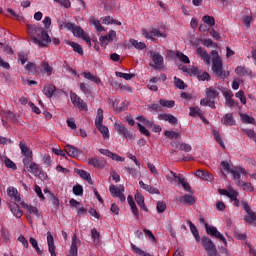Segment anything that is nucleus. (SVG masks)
Returning <instances> with one entry per match:
<instances>
[{"label": "nucleus", "mask_w": 256, "mask_h": 256, "mask_svg": "<svg viewBox=\"0 0 256 256\" xmlns=\"http://www.w3.org/2000/svg\"><path fill=\"white\" fill-rule=\"evenodd\" d=\"M28 35L34 45L38 47H49L51 43V36L47 33V30L43 27H39L37 25H27Z\"/></svg>", "instance_id": "f257e3e1"}, {"label": "nucleus", "mask_w": 256, "mask_h": 256, "mask_svg": "<svg viewBox=\"0 0 256 256\" xmlns=\"http://www.w3.org/2000/svg\"><path fill=\"white\" fill-rule=\"evenodd\" d=\"M247 177H249V175L247 174L245 168H237L236 170L233 171L234 183H236L238 187H241L243 191H246L247 193H253V191H255L253 184L241 180V178L247 179Z\"/></svg>", "instance_id": "f03ea898"}, {"label": "nucleus", "mask_w": 256, "mask_h": 256, "mask_svg": "<svg viewBox=\"0 0 256 256\" xmlns=\"http://www.w3.org/2000/svg\"><path fill=\"white\" fill-rule=\"evenodd\" d=\"M211 55L213 73H215L217 77H220V79H227V77H229V72L223 70V59L219 56V52L217 50H212Z\"/></svg>", "instance_id": "7ed1b4c3"}, {"label": "nucleus", "mask_w": 256, "mask_h": 256, "mask_svg": "<svg viewBox=\"0 0 256 256\" xmlns=\"http://www.w3.org/2000/svg\"><path fill=\"white\" fill-rule=\"evenodd\" d=\"M220 195H225L229 197L231 203H233L234 207H239L241 205V201L237 199L239 197V192L233 187L229 186L228 189H219Z\"/></svg>", "instance_id": "20e7f679"}, {"label": "nucleus", "mask_w": 256, "mask_h": 256, "mask_svg": "<svg viewBox=\"0 0 256 256\" xmlns=\"http://www.w3.org/2000/svg\"><path fill=\"white\" fill-rule=\"evenodd\" d=\"M241 205L246 211V215L244 216L245 223L256 227V213L251 210V206H249V203H247V201H241Z\"/></svg>", "instance_id": "39448f33"}, {"label": "nucleus", "mask_w": 256, "mask_h": 256, "mask_svg": "<svg viewBox=\"0 0 256 256\" xmlns=\"http://www.w3.org/2000/svg\"><path fill=\"white\" fill-rule=\"evenodd\" d=\"M143 36L145 39H149L150 41H155L154 37H162L165 39L167 37V31L159 30L158 28H150V30H142Z\"/></svg>", "instance_id": "423d86ee"}, {"label": "nucleus", "mask_w": 256, "mask_h": 256, "mask_svg": "<svg viewBox=\"0 0 256 256\" xmlns=\"http://www.w3.org/2000/svg\"><path fill=\"white\" fill-rule=\"evenodd\" d=\"M23 164L25 169L35 177H39V175H41V167H39V164L31 161V159L24 158Z\"/></svg>", "instance_id": "0eeeda50"}, {"label": "nucleus", "mask_w": 256, "mask_h": 256, "mask_svg": "<svg viewBox=\"0 0 256 256\" xmlns=\"http://www.w3.org/2000/svg\"><path fill=\"white\" fill-rule=\"evenodd\" d=\"M189 75H197L199 81H209L211 79V75L207 72H201L198 67H191L188 69H184Z\"/></svg>", "instance_id": "6e6552de"}, {"label": "nucleus", "mask_w": 256, "mask_h": 256, "mask_svg": "<svg viewBox=\"0 0 256 256\" xmlns=\"http://www.w3.org/2000/svg\"><path fill=\"white\" fill-rule=\"evenodd\" d=\"M202 245L209 256H219L215 243H213L211 239L206 237L202 238Z\"/></svg>", "instance_id": "1a4fd4ad"}, {"label": "nucleus", "mask_w": 256, "mask_h": 256, "mask_svg": "<svg viewBox=\"0 0 256 256\" xmlns=\"http://www.w3.org/2000/svg\"><path fill=\"white\" fill-rule=\"evenodd\" d=\"M205 227H206V233L208 235H211V237H215L216 239H219L220 241H222V243L225 246H227V239L225 238V236L221 234V232H219V230H217V227L209 226V224H205Z\"/></svg>", "instance_id": "9d476101"}, {"label": "nucleus", "mask_w": 256, "mask_h": 256, "mask_svg": "<svg viewBox=\"0 0 256 256\" xmlns=\"http://www.w3.org/2000/svg\"><path fill=\"white\" fill-rule=\"evenodd\" d=\"M114 129L119 133V135L125 137V139H133V134L125 127V125H123V123H121V121L115 122Z\"/></svg>", "instance_id": "9b49d317"}, {"label": "nucleus", "mask_w": 256, "mask_h": 256, "mask_svg": "<svg viewBox=\"0 0 256 256\" xmlns=\"http://www.w3.org/2000/svg\"><path fill=\"white\" fill-rule=\"evenodd\" d=\"M101 47H107V45L113 41H117V32L110 30L105 36H101L100 39Z\"/></svg>", "instance_id": "f8f14e48"}, {"label": "nucleus", "mask_w": 256, "mask_h": 256, "mask_svg": "<svg viewBox=\"0 0 256 256\" xmlns=\"http://www.w3.org/2000/svg\"><path fill=\"white\" fill-rule=\"evenodd\" d=\"M79 245H81V240L77 238V234L72 236L71 246L69 249L68 256H78L79 255Z\"/></svg>", "instance_id": "ddd939ff"}, {"label": "nucleus", "mask_w": 256, "mask_h": 256, "mask_svg": "<svg viewBox=\"0 0 256 256\" xmlns=\"http://www.w3.org/2000/svg\"><path fill=\"white\" fill-rule=\"evenodd\" d=\"M136 119H137V121H140V123H142V125H145L146 127H148V129H153V131L155 133H161V131H162L161 126L155 125V123H153L150 120H148L147 118H145V116H139Z\"/></svg>", "instance_id": "4468645a"}, {"label": "nucleus", "mask_w": 256, "mask_h": 256, "mask_svg": "<svg viewBox=\"0 0 256 256\" xmlns=\"http://www.w3.org/2000/svg\"><path fill=\"white\" fill-rule=\"evenodd\" d=\"M70 99L75 107H78L80 111H87V103L81 99L77 94L71 93L70 94Z\"/></svg>", "instance_id": "2eb2a0df"}, {"label": "nucleus", "mask_w": 256, "mask_h": 256, "mask_svg": "<svg viewBox=\"0 0 256 256\" xmlns=\"http://www.w3.org/2000/svg\"><path fill=\"white\" fill-rule=\"evenodd\" d=\"M71 32L73 33L74 37H82V39L86 41L87 45L91 47V38L89 35L85 34V31H83L81 27L74 24V28L71 30Z\"/></svg>", "instance_id": "dca6fc26"}, {"label": "nucleus", "mask_w": 256, "mask_h": 256, "mask_svg": "<svg viewBox=\"0 0 256 256\" xmlns=\"http://www.w3.org/2000/svg\"><path fill=\"white\" fill-rule=\"evenodd\" d=\"M99 153H101V155H105V157H110V159H112L113 161H118L120 163H123L125 161V157L119 156L107 149L101 148L99 149Z\"/></svg>", "instance_id": "f3484780"}, {"label": "nucleus", "mask_w": 256, "mask_h": 256, "mask_svg": "<svg viewBox=\"0 0 256 256\" xmlns=\"http://www.w3.org/2000/svg\"><path fill=\"white\" fill-rule=\"evenodd\" d=\"M151 59L154 63L153 68L154 69H163V56L157 52H151Z\"/></svg>", "instance_id": "a211bd4d"}, {"label": "nucleus", "mask_w": 256, "mask_h": 256, "mask_svg": "<svg viewBox=\"0 0 256 256\" xmlns=\"http://www.w3.org/2000/svg\"><path fill=\"white\" fill-rule=\"evenodd\" d=\"M235 73L236 75H238V77H255V74H253V70L245 66L236 67Z\"/></svg>", "instance_id": "6ab92c4d"}, {"label": "nucleus", "mask_w": 256, "mask_h": 256, "mask_svg": "<svg viewBox=\"0 0 256 256\" xmlns=\"http://www.w3.org/2000/svg\"><path fill=\"white\" fill-rule=\"evenodd\" d=\"M47 244H48V251L51 256H57V253L55 252V239L53 238V235L51 232H47Z\"/></svg>", "instance_id": "aec40b11"}, {"label": "nucleus", "mask_w": 256, "mask_h": 256, "mask_svg": "<svg viewBox=\"0 0 256 256\" xmlns=\"http://www.w3.org/2000/svg\"><path fill=\"white\" fill-rule=\"evenodd\" d=\"M7 195L13 199L14 203H22L21 196L19 195V191L16 190L15 187L10 186L7 188Z\"/></svg>", "instance_id": "412c9836"}, {"label": "nucleus", "mask_w": 256, "mask_h": 256, "mask_svg": "<svg viewBox=\"0 0 256 256\" xmlns=\"http://www.w3.org/2000/svg\"><path fill=\"white\" fill-rule=\"evenodd\" d=\"M182 178H183V175H181V174L177 175L173 171H169L166 174L167 181H169V183H171L172 185H177L181 181Z\"/></svg>", "instance_id": "4be33fe9"}, {"label": "nucleus", "mask_w": 256, "mask_h": 256, "mask_svg": "<svg viewBox=\"0 0 256 256\" xmlns=\"http://www.w3.org/2000/svg\"><path fill=\"white\" fill-rule=\"evenodd\" d=\"M196 51H197V55L201 57L205 65H211V56H209V54L204 48L198 47Z\"/></svg>", "instance_id": "5701e85b"}, {"label": "nucleus", "mask_w": 256, "mask_h": 256, "mask_svg": "<svg viewBox=\"0 0 256 256\" xmlns=\"http://www.w3.org/2000/svg\"><path fill=\"white\" fill-rule=\"evenodd\" d=\"M221 173L223 175H225V173H231L232 175V179H233V171H235L236 169H243V167H234L231 168V165L229 164V162L227 161H222L221 162Z\"/></svg>", "instance_id": "b1692460"}, {"label": "nucleus", "mask_w": 256, "mask_h": 256, "mask_svg": "<svg viewBox=\"0 0 256 256\" xmlns=\"http://www.w3.org/2000/svg\"><path fill=\"white\" fill-rule=\"evenodd\" d=\"M82 76L84 79H87L88 81H91L92 83H95L96 85H101V78L96 76L95 74L91 72L84 71L82 72Z\"/></svg>", "instance_id": "393cba45"}, {"label": "nucleus", "mask_w": 256, "mask_h": 256, "mask_svg": "<svg viewBox=\"0 0 256 256\" xmlns=\"http://www.w3.org/2000/svg\"><path fill=\"white\" fill-rule=\"evenodd\" d=\"M195 175L199 177V179H203V181H208L209 183L213 181V176L209 171L197 170Z\"/></svg>", "instance_id": "a878e982"}, {"label": "nucleus", "mask_w": 256, "mask_h": 256, "mask_svg": "<svg viewBox=\"0 0 256 256\" xmlns=\"http://www.w3.org/2000/svg\"><path fill=\"white\" fill-rule=\"evenodd\" d=\"M19 147L21 149L22 155H24L26 159H33V152L27 147V144L20 142Z\"/></svg>", "instance_id": "bb28decb"}, {"label": "nucleus", "mask_w": 256, "mask_h": 256, "mask_svg": "<svg viewBox=\"0 0 256 256\" xmlns=\"http://www.w3.org/2000/svg\"><path fill=\"white\" fill-rule=\"evenodd\" d=\"M65 151L69 157H79L81 155V150L71 145H66Z\"/></svg>", "instance_id": "cd10ccee"}, {"label": "nucleus", "mask_w": 256, "mask_h": 256, "mask_svg": "<svg viewBox=\"0 0 256 256\" xmlns=\"http://www.w3.org/2000/svg\"><path fill=\"white\" fill-rule=\"evenodd\" d=\"M127 201L130 205L131 212L136 217V219H139V209H137V205H135V200H133V196L129 195Z\"/></svg>", "instance_id": "c85d7f7f"}, {"label": "nucleus", "mask_w": 256, "mask_h": 256, "mask_svg": "<svg viewBox=\"0 0 256 256\" xmlns=\"http://www.w3.org/2000/svg\"><path fill=\"white\" fill-rule=\"evenodd\" d=\"M19 202H14V204L10 205L11 213L18 219H21L23 217V211H21V208H19Z\"/></svg>", "instance_id": "c756f323"}, {"label": "nucleus", "mask_w": 256, "mask_h": 256, "mask_svg": "<svg viewBox=\"0 0 256 256\" xmlns=\"http://www.w3.org/2000/svg\"><path fill=\"white\" fill-rule=\"evenodd\" d=\"M20 205H22V207L26 209L30 213V215H35L36 217H39V209H37V207L28 205L23 201L20 202Z\"/></svg>", "instance_id": "7c9ffc66"}, {"label": "nucleus", "mask_w": 256, "mask_h": 256, "mask_svg": "<svg viewBox=\"0 0 256 256\" xmlns=\"http://www.w3.org/2000/svg\"><path fill=\"white\" fill-rule=\"evenodd\" d=\"M221 123L222 125H226V126L235 125V118H233V114L228 113L224 115L223 118L221 119Z\"/></svg>", "instance_id": "2f4dec72"}, {"label": "nucleus", "mask_w": 256, "mask_h": 256, "mask_svg": "<svg viewBox=\"0 0 256 256\" xmlns=\"http://www.w3.org/2000/svg\"><path fill=\"white\" fill-rule=\"evenodd\" d=\"M134 199L137 205L141 207L143 211H148L147 206H145V197H143L141 193H136Z\"/></svg>", "instance_id": "473e14b6"}, {"label": "nucleus", "mask_w": 256, "mask_h": 256, "mask_svg": "<svg viewBox=\"0 0 256 256\" xmlns=\"http://www.w3.org/2000/svg\"><path fill=\"white\" fill-rule=\"evenodd\" d=\"M139 185L141 189H144V191H147L148 193H151L152 195L159 194V190L157 188H154L151 185L145 184V182L140 181Z\"/></svg>", "instance_id": "72a5a7b5"}, {"label": "nucleus", "mask_w": 256, "mask_h": 256, "mask_svg": "<svg viewBox=\"0 0 256 256\" xmlns=\"http://www.w3.org/2000/svg\"><path fill=\"white\" fill-rule=\"evenodd\" d=\"M77 173L82 179H84V181H87L89 185H93V179H91V174L89 172L85 170H77Z\"/></svg>", "instance_id": "f704fd0d"}, {"label": "nucleus", "mask_w": 256, "mask_h": 256, "mask_svg": "<svg viewBox=\"0 0 256 256\" xmlns=\"http://www.w3.org/2000/svg\"><path fill=\"white\" fill-rule=\"evenodd\" d=\"M57 89L55 88V86H53V84H46L44 86V95H46V97L51 98L53 97V93H55Z\"/></svg>", "instance_id": "c9c22d12"}, {"label": "nucleus", "mask_w": 256, "mask_h": 256, "mask_svg": "<svg viewBox=\"0 0 256 256\" xmlns=\"http://www.w3.org/2000/svg\"><path fill=\"white\" fill-rule=\"evenodd\" d=\"M74 26H75L74 23L58 20V27H59V29H62V30L66 29V31H72Z\"/></svg>", "instance_id": "e433bc0d"}, {"label": "nucleus", "mask_w": 256, "mask_h": 256, "mask_svg": "<svg viewBox=\"0 0 256 256\" xmlns=\"http://www.w3.org/2000/svg\"><path fill=\"white\" fill-rule=\"evenodd\" d=\"M88 165L95 167L96 169H103L101 161L97 157H92L88 159Z\"/></svg>", "instance_id": "4c0bfd02"}, {"label": "nucleus", "mask_w": 256, "mask_h": 256, "mask_svg": "<svg viewBox=\"0 0 256 256\" xmlns=\"http://www.w3.org/2000/svg\"><path fill=\"white\" fill-rule=\"evenodd\" d=\"M109 191L113 197H117L119 194L125 191V187L119 186V188H116L115 185H110Z\"/></svg>", "instance_id": "58836bf2"}, {"label": "nucleus", "mask_w": 256, "mask_h": 256, "mask_svg": "<svg viewBox=\"0 0 256 256\" xmlns=\"http://www.w3.org/2000/svg\"><path fill=\"white\" fill-rule=\"evenodd\" d=\"M66 43L67 45H70L71 48H73V51H75V53H78V55H83V47H81V45L71 41H67Z\"/></svg>", "instance_id": "ea45409f"}, {"label": "nucleus", "mask_w": 256, "mask_h": 256, "mask_svg": "<svg viewBox=\"0 0 256 256\" xmlns=\"http://www.w3.org/2000/svg\"><path fill=\"white\" fill-rule=\"evenodd\" d=\"M175 145L178 149H180V151H185L186 153H189V151H191V145L187 143H182V144H179V142L172 143V147H175Z\"/></svg>", "instance_id": "a19ab883"}, {"label": "nucleus", "mask_w": 256, "mask_h": 256, "mask_svg": "<svg viewBox=\"0 0 256 256\" xmlns=\"http://www.w3.org/2000/svg\"><path fill=\"white\" fill-rule=\"evenodd\" d=\"M98 131H100L103 139H109V128L103 124L96 126Z\"/></svg>", "instance_id": "79ce46f5"}, {"label": "nucleus", "mask_w": 256, "mask_h": 256, "mask_svg": "<svg viewBox=\"0 0 256 256\" xmlns=\"http://www.w3.org/2000/svg\"><path fill=\"white\" fill-rule=\"evenodd\" d=\"M159 103L161 107H166L167 109H173V107H175L174 100L160 99Z\"/></svg>", "instance_id": "37998d69"}, {"label": "nucleus", "mask_w": 256, "mask_h": 256, "mask_svg": "<svg viewBox=\"0 0 256 256\" xmlns=\"http://www.w3.org/2000/svg\"><path fill=\"white\" fill-rule=\"evenodd\" d=\"M240 119L242 123L255 125V118L249 116L248 114H240Z\"/></svg>", "instance_id": "c03bdc74"}, {"label": "nucleus", "mask_w": 256, "mask_h": 256, "mask_svg": "<svg viewBox=\"0 0 256 256\" xmlns=\"http://www.w3.org/2000/svg\"><path fill=\"white\" fill-rule=\"evenodd\" d=\"M102 23L104 25H111L112 23L114 25H121V21H117V20L113 19L111 16H106V17L102 18Z\"/></svg>", "instance_id": "a18cd8bd"}, {"label": "nucleus", "mask_w": 256, "mask_h": 256, "mask_svg": "<svg viewBox=\"0 0 256 256\" xmlns=\"http://www.w3.org/2000/svg\"><path fill=\"white\" fill-rule=\"evenodd\" d=\"M103 109L99 108L97 110V116H96V119H95V126H99V125H103Z\"/></svg>", "instance_id": "49530a36"}, {"label": "nucleus", "mask_w": 256, "mask_h": 256, "mask_svg": "<svg viewBox=\"0 0 256 256\" xmlns=\"http://www.w3.org/2000/svg\"><path fill=\"white\" fill-rule=\"evenodd\" d=\"M164 135L168 139H180L181 138V134L179 132H175V131L166 130L164 132Z\"/></svg>", "instance_id": "de8ad7c7"}, {"label": "nucleus", "mask_w": 256, "mask_h": 256, "mask_svg": "<svg viewBox=\"0 0 256 256\" xmlns=\"http://www.w3.org/2000/svg\"><path fill=\"white\" fill-rule=\"evenodd\" d=\"M41 67L42 69H44V73H46V75H53V66L48 64V62H42Z\"/></svg>", "instance_id": "09e8293b"}, {"label": "nucleus", "mask_w": 256, "mask_h": 256, "mask_svg": "<svg viewBox=\"0 0 256 256\" xmlns=\"http://www.w3.org/2000/svg\"><path fill=\"white\" fill-rule=\"evenodd\" d=\"M182 201L186 205H195V197L193 195L186 194L182 196Z\"/></svg>", "instance_id": "8fccbe9b"}, {"label": "nucleus", "mask_w": 256, "mask_h": 256, "mask_svg": "<svg viewBox=\"0 0 256 256\" xmlns=\"http://www.w3.org/2000/svg\"><path fill=\"white\" fill-rule=\"evenodd\" d=\"M176 57L181 63L189 64L191 60L187 57V55L183 54V52L176 51Z\"/></svg>", "instance_id": "3c124183"}, {"label": "nucleus", "mask_w": 256, "mask_h": 256, "mask_svg": "<svg viewBox=\"0 0 256 256\" xmlns=\"http://www.w3.org/2000/svg\"><path fill=\"white\" fill-rule=\"evenodd\" d=\"M25 69L29 73V75H35V73H37V65L35 63H28L25 66Z\"/></svg>", "instance_id": "603ef678"}, {"label": "nucleus", "mask_w": 256, "mask_h": 256, "mask_svg": "<svg viewBox=\"0 0 256 256\" xmlns=\"http://www.w3.org/2000/svg\"><path fill=\"white\" fill-rule=\"evenodd\" d=\"M90 23L95 27L97 31H105V28L101 26V22H99V20H97L96 18H90Z\"/></svg>", "instance_id": "864d4df0"}, {"label": "nucleus", "mask_w": 256, "mask_h": 256, "mask_svg": "<svg viewBox=\"0 0 256 256\" xmlns=\"http://www.w3.org/2000/svg\"><path fill=\"white\" fill-rule=\"evenodd\" d=\"M203 23L209 25V27H213L215 25V18L213 16L205 15L202 17Z\"/></svg>", "instance_id": "5fc2aeb1"}, {"label": "nucleus", "mask_w": 256, "mask_h": 256, "mask_svg": "<svg viewBox=\"0 0 256 256\" xmlns=\"http://www.w3.org/2000/svg\"><path fill=\"white\" fill-rule=\"evenodd\" d=\"M116 77H120V79H125L126 81H131L133 77H135V74H128L123 72H115Z\"/></svg>", "instance_id": "6e6d98bb"}, {"label": "nucleus", "mask_w": 256, "mask_h": 256, "mask_svg": "<svg viewBox=\"0 0 256 256\" xmlns=\"http://www.w3.org/2000/svg\"><path fill=\"white\" fill-rule=\"evenodd\" d=\"M188 225L190 227V231L192 235H194L196 241H199V230H197V227H195V224L193 222L188 221Z\"/></svg>", "instance_id": "4d7b16f0"}, {"label": "nucleus", "mask_w": 256, "mask_h": 256, "mask_svg": "<svg viewBox=\"0 0 256 256\" xmlns=\"http://www.w3.org/2000/svg\"><path fill=\"white\" fill-rule=\"evenodd\" d=\"M130 43L131 45H133V47H135V49H145L147 47V45H145L144 42H139L133 38L130 39Z\"/></svg>", "instance_id": "13d9d810"}, {"label": "nucleus", "mask_w": 256, "mask_h": 256, "mask_svg": "<svg viewBox=\"0 0 256 256\" xmlns=\"http://www.w3.org/2000/svg\"><path fill=\"white\" fill-rule=\"evenodd\" d=\"M200 104L204 107H211L212 109H215V101L210 100L209 98L202 99Z\"/></svg>", "instance_id": "bf43d9fd"}, {"label": "nucleus", "mask_w": 256, "mask_h": 256, "mask_svg": "<svg viewBox=\"0 0 256 256\" xmlns=\"http://www.w3.org/2000/svg\"><path fill=\"white\" fill-rule=\"evenodd\" d=\"M213 135L215 140L217 141L218 145L222 147V149H225V143H223V139H221V135L219 134V131L213 130Z\"/></svg>", "instance_id": "052dcab7"}, {"label": "nucleus", "mask_w": 256, "mask_h": 256, "mask_svg": "<svg viewBox=\"0 0 256 256\" xmlns=\"http://www.w3.org/2000/svg\"><path fill=\"white\" fill-rule=\"evenodd\" d=\"M207 97L210 99H215V97L219 96V91L215 90L214 88H208L206 92Z\"/></svg>", "instance_id": "680f3d73"}, {"label": "nucleus", "mask_w": 256, "mask_h": 256, "mask_svg": "<svg viewBox=\"0 0 256 256\" xmlns=\"http://www.w3.org/2000/svg\"><path fill=\"white\" fill-rule=\"evenodd\" d=\"M4 163L8 169H13V171L17 170V164H15L11 159L5 158Z\"/></svg>", "instance_id": "e2e57ef3"}, {"label": "nucleus", "mask_w": 256, "mask_h": 256, "mask_svg": "<svg viewBox=\"0 0 256 256\" xmlns=\"http://www.w3.org/2000/svg\"><path fill=\"white\" fill-rule=\"evenodd\" d=\"M243 23H244V26L247 29H249V27H251V23H253V15L244 16L243 17Z\"/></svg>", "instance_id": "0e129e2a"}, {"label": "nucleus", "mask_w": 256, "mask_h": 256, "mask_svg": "<svg viewBox=\"0 0 256 256\" xmlns=\"http://www.w3.org/2000/svg\"><path fill=\"white\" fill-rule=\"evenodd\" d=\"M191 117H201V109L199 107L190 108Z\"/></svg>", "instance_id": "69168bd1"}, {"label": "nucleus", "mask_w": 256, "mask_h": 256, "mask_svg": "<svg viewBox=\"0 0 256 256\" xmlns=\"http://www.w3.org/2000/svg\"><path fill=\"white\" fill-rule=\"evenodd\" d=\"M73 193L74 195H77L78 197L83 195V186L80 184H77L73 187Z\"/></svg>", "instance_id": "338daca9"}, {"label": "nucleus", "mask_w": 256, "mask_h": 256, "mask_svg": "<svg viewBox=\"0 0 256 256\" xmlns=\"http://www.w3.org/2000/svg\"><path fill=\"white\" fill-rule=\"evenodd\" d=\"M174 84L178 89H185V82L177 77H174Z\"/></svg>", "instance_id": "774afa93"}]
</instances>
